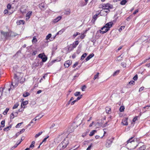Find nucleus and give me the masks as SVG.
<instances>
[{
  "label": "nucleus",
  "instance_id": "1",
  "mask_svg": "<svg viewBox=\"0 0 150 150\" xmlns=\"http://www.w3.org/2000/svg\"><path fill=\"white\" fill-rule=\"evenodd\" d=\"M113 25V23L112 21L107 23L103 27L101 28V30H103V31L100 30V33L102 34L106 33L110 30V28Z\"/></svg>",
  "mask_w": 150,
  "mask_h": 150
},
{
  "label": "nucleus",
  "instance_id": "2",
  "mask_svg": "<svg viewBox=\"0 0 150 150\" xmlns=\"http://www.w3.org/2000/svg\"><path fill=\"white\" fill-rule=\"evenodd\" d=\"M69 144L68 140H66L64 139L62 142L60 143L58 146V149L61 150V149H63L66 148Z\"/></svg>",
  "mask_w": 150,
  "mask_h": 150
},
{
  "label": "nucleus",
  "instance_id": "3",
  "mask_svg": "<svg viewBox=\"0 0 150 150\" xmlns=\"http://www.w3.org/2000/svg\"><path fill=\"white\" fill-rule=\"evenodd\" d=\"M113 8V6L108 3L103 4L101 6V8L103 9H112Z\"/></svg>",
  "mask_w": 150,
  "mask_h": 150
},
{
  "label": "nucleus",
  "instance_id": "4",
  "mask_svg": "<svg viewBox=\"0 0 150 150\" xmlns=\"http://www.w3.org/2000/svg\"><path fill=\"white\" fill-rule=\"evenodd\" d=\"M113 138H110L108 139L106 141V146L107 147H109L111 145L112 142Z\"/></svg>",
  "mask_w": 150,
  "mask_h": 150
},
{
  "label": "nucleus",
  "instance_id": "5",
  "mask_svg": "<svg viewBox=\"0 0 150 150\" xmlns=\"http://www.w3.org/2000/svg\"><path fill=\"white\" fill-rule=\"evenodd\" d=\"M1 33L6 39H7L9 37V32H5L3 31H1Z\"/></svg>",
  "mask_w": 150,
  "mask_h": 150
},
{
  "label": "nucleus",
  "instance_id": "6",
  "mask_svg": "<svg viewBox=\"0 0 150 150\" xmlns=\"http://www.w3.org/2000/svg\"><path fill=\"white\" fill-rule=\"evenodd\" d=\"M71 61L68 60L66 61L64 64V66L66 68L69 67L70 65L71 64Z\"/></svg>",
  "mask_w": 150,
  "mask_h": 150
},
{
  "label": "nucleus",
  "instance_id": "7",
  "mask_svg": "<svg viewBox=\"0 0 150 150\" xmlns=\"http://www.w3.org/2000/svg\"><path fill=\"white\" fill-rule=\"evenodd\" d=\"M127 118H125L122 120V123L125 125H128L127 122Z\"/></svg>",
  "mask_w": 150,
  "mask_h": 150
},
{
  "label": "nucleus",
  "instance_id": "8",
  "mask_svg": "<svg viewBox=\"0 0 150 150\" xmlns=\"http://www.w3.org/2000/svg\"><path fill=\"white\" fill-rule=\"evenodd\" d=\"M62 18L61 16H58L56 18L54 19L53 20V22L56 23L59 21Z\"/></svg>",
  "mask_w": 150,
  "mask_h": 150
},
{
  "label": "nucleus",
  "instance_id": "9",
  "mask_svg": "<svg viewBox=\"0 0 150 150\" xmlns=\"http://www.w3.org/2000/svg\"><path fill=\"white\" fill-rule=\"evenodd\" d=\"M79 43V42L78 41H75L74 43H73L72 45V48L73 49L75 48L76 46L78 45Z\"/></svg>",
  "mask_w": 150,
  "mask_h": 150
},
{
  "label": "nucleus",
  "instance_id": "10",
  "mask_svg": "<svg viewBox=\"0 0 150 150\" xmlns=\"http://www.w3.org/2000/svg\"><path fill=\"white\" fill-rule=\"evenodd\" d=\"M94 56V54L93 53L89 54L86 59L85 60L86 61H88Z\"/></svg>",
  "mask_w": 150,
  "mask_h": 150
},
{
  "label": "nucleus",
  "instance_id": "11",
  "mask_svg": "<svg viewBox=\"0 0 150 150\" xmlns=\"http://www.w3.org/2000/svg\"><path fill=\"white\" fill-rule=\"evenodd\" d=\"M26 9L25 8L24 6H22L20 9V11L22 13H25L26 12Z\"/></svg>",
  "mask_w": 150,
  "mask_h": 150
},
{
  "label": "nucleus",
  "instance_id": "12",
  "mask_svg": "<svg viewBox=\"0 0 150 150\" xmlns=\"http://www.w3.org/2000/svg\"><path fill=\"white\" fill-rule=\"evenodd\" d=\"M28 101L26 100L24 101H23L21 104V107L22 108H25L24 105H26L28 104Z\"/></svg>",
  "mask_w": 150,
  "mask_h": 150
},
{
  "label": "nucleus",
  "instance_id": "13",
  "mask_svg": "<svg viewBox=\"0 0 150 150\" xmlns=\"http://www.w3.org/2000/svg\"><path fill=\"white\" fill-rule=\"evenodd\" d=\"M39 6L41 10H44L45 9V5L44 3H41L39 4Z\"/></svg>",
  "mask_w": 150,
  "mask_h": 150
},
{
  "label": "nucleus",
  "instance_id": "14",
  "mask_svg": "<svg viewBox=\"0 0 150 150\" xmlns=\"http://www.w3.org/2000/svg\"><path fill=\"white\" fill-rule=\"evenodd\" d=\"M123 56L124 54L123 53H122L119 56L117 57V60L119 62L121 61Z\"/></svg>",
  "mask_w": 150,
  "mask_h": 150
},
{
  "label": "nucleus",
  "instance_id": "15",
  "mask_svg": "<svg viewBox=\"0 0 150 150\" xmlns=\"http://www.w3.org/2000/svg\"><path fill=\"white\" fill-rule=\"evenodd\" d=\"M32 13V11H29L26 14V19H28L30 18V16L31 15Z\"/></svg>",
  "mask_w": 150,
  "mask_h": 150
},
{
  "label": "nucleus",
  "instance_id": "16",
  "mask_svg": "<svg viewBox=\"0 0 150 150\" xmlns=\"http://www.w3.org/2000/svg\"><path fill=\"white\" fill-rule=\"evenodd\" d=\"M70 13V10L69 9H67L65 10V12L64 13L65 14L69 15Z\"/></svg>",
  "mask_w": 150,
  "mask_h": 150
},
{
  "label": "nucleus",
  "instance_id": "17",
  "mask_svg": "<svg viewBox=\"0 0 150 150\" xmlns=\"http://www.w3.org/2000/svg\"><path fill=\"white\" fill-rule=\"evenodd\" d=\"M105 111L107 113L110 114L111 113V108H110L108 107H106L105 108Z\"/></svg>",
  "mask_w": 150,
  "mask_h": 150
},
{
  "label": "nucleus",
  "instance_id": "18",
  "mask_svg": "<svg viewBox=\"0 0 150 150\" xmlns=\"http://www.w3.org/2000/svg\"><path fill=\"white\" fill-rule=\"evenodd\" d=\"M65 29L64 28L60 30L59 31L58 33H57V35L58 34H61L64 32L65 31Z\"/></svg>",
  "mask_w": 150,
  "mask_h": 150
},
{
  "label": "nucleus",
  "instance_id": "19",
  "mask_svg": "<svg viewBox=\"0 0 150 150\" xmlns=\"http://www.w3.org/2000/svg\"><path fill=\"white\" fill-rule=\"evenodd\" d=\"M12 125H10L9 126L7 127L6 128L4 129V131H8L11 127Z\"/></svg>",
  "mask_w": 150,
  "mask_h": 150
},
{
  "label": "nucleus",
  "instance_id": "20",
  "mask_svg": "<svg viewBox=\"0 0 150 150\" xmlns=\"http://www.w3.org/2000/svg\"><path fill=\"white\" fill-rule=\"evenodd\" d=\"M4 89V88H0V99L1 98V97L2 95L3 91Z\"/></svg>",
  "mask_w": 150,
  "mask_h": 150
},
{
  "label": "nucleus",
  "instance_id": "21",
  "mask_svg": "<svg viewBox=\"0 0 150 150\" xmlns=\"http://www.w3.org/2000/svg\"><path fill=\"white\" fill-rule=\"evenodd\" d=\"M45 55L44 53H41L38 55V57L42 59V58L45 56Z\"/></svg>",
  "mask_w": 150,
  "mask_h": 150
},
{
  "label": "nucleus",
  "instance_id": "22",
  "mask_svg": "<svg viewBox=\"0 0 150 150\" xmlns=\"http://www.w3.org/2000/svg\"><path fill=\"white\" fill-rule=\"evenodd\" d=\"M96 132V130H93L89 134V136H93L95 132Z\"/></svg>",
  "mask_w": 150,
  "mask_h": 150
},
{
  "label": "nucleus",
  "instance_id": "23",
  "mask_svg": "<svg viewBox=\"0 0 150 150\" xmlns=\"http://www.w3.org/2000/svg\"><path fill=\"white\" fill-rule=\"evenodd\" d=\"M87 55V54L86 53H84L81 56V60H83L84 58L86 57Z\"/></svg>",
  "mask_w": 150,
  "mask_h": 150
},
{
  "label": "nucleus",
  "instance_id": "24",
  "mask_svg": "<svg viewBox=\"0 0 150 150\" xmlns=\"http://www.w3.org/2000/svg\"><path fill=\"white\" fill-rule=\"evenodd\" d=\"M96 126H98L99 127L102 126L103 125V123L102 122H97V123L96 124Z\"/></svg>",
  "mask_w": 150,
  "mask_h": 150
},
{
  "label": "nucleus",
  "instance_id": "25",
  "mask_svg": "<svg viewBox=\"0 0 150 150\" xmlns=\"http://www.w3.org/2000/svg\"><path fill=\"white\" fill-rule=\"evenodd\" d=\"M99 14H96L95 15H94L93 17V22H95L96 20L97 19V16Z\"/></svg>",
  "mask_w": 150,
  "mask_h": 150
},
{
  "label": "nucleus",
  "instance_id": "26",
  "mask_svg": "<svg viewBox=\"0 0 150 150\" xmlns=\"http://www.w3.org/2000/svg\"><path fill=\"white\" fill-rule=\"evenodd\" d=\"M146 148V146L145 145H143L142 146L140 147L139 150H144Z\"/></svg>",
  "mask_w": 150,
  "mask_h": 150
},
{
  "label": "nucleus",
  "instance_id": "27",
  "mask_svg": "<svg viewBox=\"0 0 150 150\" xmlns=\"http://www.w3.org/2000/svg\"><path fill=\"white\" fill-rule=\"evenodd\" d=\"M110 11V10L109 9H104V10H101L100 11L101 13H103L105 12L106 13H109Z\"/></svg>",
  "mask_w": 150,
  "mask_h": 150
},
{
  "label": "nucleus",
  "instance_id": "28",
  "mask_svg": "<svg viewBox=\"0 0 150 150\" xmlns=\"http://www.w3.org/2000/svg\"><path fill=\"white\" fill-rule=\"evenodd\" d=\"M9 110V108H6V110H4V111L3 112V114L4 115H6L7 114L8 112V111Z\"/></svg>",
  "mask_w": 150,
  "mask_h": 150
},
{
  "label": "nucleus",
  "instance_id": "29",
  "mask_svg": "<svg viewBox=\"0 0 150 150\" xmlns=\"http://www.w3.org/2000/svg\"><path fill=\"white\" fill-rule=\"evenodd\" d=\"M127 2V1L126 0H123L120 2V4L122 5H125Z\"/></svg>",
  "mask_w": 150,
  "mask_h": 150
},
{
  "label": "nucleus",
  "instance_id": "30",
  "mask_svg": "<svg viewBox=\"0 0 150 150\" xmlns=\"http://www.w3.org/2000/svg\"><path fill=\"white\" fill-rule=\"evenodd\" d=\"M125 109V107L123 106H121L120 108V111L121 112H123Z\"/></svg>",
  "mask_w": 150,
  "mask_h": 150
},
{
  "label": "nucleus",
  "instance_id": "31",
  "mask_svg": "<svg viewBox=\"0 0 150 150\" xmlns=\"http://www.w3.org/2000/svg\"><path fill=\"white\" fill-rule=\"evenodd\" d=\"M42 132H39L38 134H36L35 136V137L37 138L40 135H41L42 133Z\"/></svg>",
  "mask_w": 150,
  "mask_h": 150
},
{
  "label": "nucleus",
  "instance_id": "32",
  "mask_svg": "<svg viewBox=\"0 0 150 150\" xmlns=\"http://www.w3.org/2000/svg\"><path fill=\"white\" fill-rule=\"evenodd\" d=\"M47 58L45 55L42 59V61L43 62H45L47 60Z\"/></svg>",
  "mask_w": 150,
  "mask_h": 150
},
{
  "label": "nucleus",
  "instance_id": "33",
  "mask_svg": "<svg viewBox=\"0 0 150 150\" xmlns=\"http://www.w3.org/2000/svg\"><path fill=\"white\" fill-rule=\"evenodd\" d=\"M9 37H14V33L12 32H9Z\"/></svg>",
  "mask_w": 150,
  "mask_h": 150
},
{
  "label": "nucleus",
  "instance_id": "34",
  "mask_svg": "<svg viewBox=\"0 0 150 150\" xmlns=\"http://www.w3.org/2000/svg\"><path fill=\"white\" fill-rule=\"evenodd\" d=\"M35 144V142L34 141H33L32 142L31 144L29 146V148L34 147V146Z\"/></svg>",
  "mask_w": 150,
  "mask_h": 150
},
{
  "label": "nucleus",
  "instance_id": "35",
  "mask_svg": "<svg viewBox=\"0 0 150 150\" xmlns=\"http://www.w3.org/2000/svg\"><path fill=\"white\" fill-rule=\"evenodd\" d=\"M99 73L98 72L97 73V74L95 75L94 76V77L93 78V79L94 80H95V79H98V76H99Z\"/></svg>",
  "mask_w": 150,
  "mask_h": 150
},
{
  "label": "nucleus",
  "instance_id": "36",
  "mask_svg": "<svg viewBox=\"0 0 150 150\" xmlns=\"http://www.w3.org/2000/svg\"><path fill=\"white\" fill-rule=\"evenodd\" d=\"M30 95V94L28 92H26L25 93H24L23 94V96L24 97H26L28 96H29Z\"/></svg>",
  "mask_w": 150,
  "mask_h": 150
},
{
  "label": "nucleus",
  "instance_id": "37",
  "mask_svg": "<svg viewBox=\"0 0 150 150\" xmlns=\"http://www.w3.org/2000/svg\"><path fill=\"white\" fill-rule=\"evenodd\" d=\"M119 72V70H117L115 71L113 74V76H116L117 75Z\"/></svg>",
  "mask_w": 150,
  "mask_h": 150
},
{
  "label": "nucleus",
  "instance_id": "38",
  "mask_svg": "<svg viewBox=\"0 0 150 150\" xmlns=\"http://www.w3.org/2000/svg\"><path fill=\"white\" fill-rule=\"evenodd\" d=\"M19 105V104L18 103H16L13 107V109H15Z\"/></svg>",
  "mask_w": 150,
  "mask_h": 150
},
{
  "label": "nucleus",
  "instance_id": "39",
  "mask_svg": "<svg viewBox=\"0 0 150 150\" xmlns=\"http://www.w3.org/2000/svg\"><path fill=\"white\" fill-rule=\"evenodd\" d=\"M133 138V137H132L130 138L127 141V143H131L132 142H133L134 141V140H132Z\"/></svg>",
  "mask_w": 150,
  "mask_h": 150
},
{
  "label": "nucleus",
  "instance_id": "40",
  "mask_svg": "<svg viewBox=\"0 0 150 150\" xmlns=\"http://www.w3.org/2000/svg\"><path fill=\"white\" fill-rule=\"evenodd\" d=\"M23 123V122H21L20 123H19L18 124L16 125V128H18L21 125V124H22Z\"/></svg>",
  "mask_w": 150,
  "mask_h": 150
},
{
  "label": "nucleus",
  "instance_id": "41",
  "mask_svg": "<svg viewBox=\"0 0 150 150\" xmlns=\"http://www.w3.org/2000/svg\"><path fill=\"white\" fill-rule=\"evenodd\" d=\"M109 121H107V122H106L102 126V127H106L108 125V122H109Z\"/></svg>",
  "mask_w": 150,
  "mask_h": 150
},
{
  "label": "nucleus",
  "instance_id": "42",
  "mask_svg": "<svg viewBox=\"0 0 150 150\" xmlns=\"http://www.w3.org/2000/svg\"><path fill=\"white\" fill-rule=\"evenodd\" d=\"M37 42V40L35 38V36H34L33 37V39L32 40V42H34L35 43L36 42Z\"/></svg>",
  "mask_w": 150,
  "mask_h": 150
},
{
  "label": "nucleus",
  "instance_id": "43",
  "mask_svg": "<svg viewBox=\"0 0 150 150\" xmlns=\"http://www.w3.org/2000/svg\"><path fill=\"white\" fill-rule=\"evenodd\" d=\"M51 34H49L46 36V39L47 40H48L51 36Z\"/></svg>",
  "mask_w": 150,
  "mask_h": 150
},
{
  "label": "nucleus",
  "instance_id": "44",
  "mask_svg": "<svg viewBox=\"0 0 150 150\" xmlns=\"http://www.w3.org/2000/svg\"><path fill=\"white\" fill-rule=\"evenodd\" d=\"M5 120H3L1 122V124L2 125L1 126L2 127H4L5 126Z\"/></svg>",
  "mask_w": 150,
  "mask_h": 150
},
{
  "label": "nucleus",
  "instance_id": "45",
  "mask_svg": "<svg viewBox=\"0 0 150 150\" xmlns=\"http://www.w3.org/2000/svg\"><path fill=\"white\" fill-rule=\"evenodd\" d=\"M86 87L85 85H84L81 88V90L82 91H84L85 90V89L86 88Z\"/></svg>",
  "mask_w": 150,
  "mask_h": 150
},
{
  "label": "nucleus",
  "instance_id": "46",
  "mask_svg": "<svg viewBox=\"0 0 150 150\" xmlns=\"http://www.w3.org/2000/svg\"><path fill=\"white\" fill-rule=\"evenodd\" d=\"M80 94V92H76L74 94L75 96H77Z\"/></svg>",
  "mask_w": 150,
  "mask_h": 150
},
{
  "label": "nucleus",
  "instance_id": "47",
  "mask_svg": "<svg viewBox=\"0 0 150 150\" xmlns=\"http://www.w3.org/2000/svg\"><path fill=\"white\" fill-rule=\"evenodd\" d=\"M134 82H135L134 81H131L129 82L128 85H131L132 84H134Z\"/></svg>",
  "mask_w": 150,
  "mask_h": 150
},
{
  "label": "nucleus",
  "instance_id": "48",
  "mask_svg": "<svg viewBox=\"0 0 150 150\" xmlns=\"http://www.w3.org/2000/svg\"><path fill=\"white\" fill-rule=\"evenodd\" d=\"M19 25L22 24H23L24 23V21L23 20H20L19 21Z\"/></svg>",
  "mask_w": 150,
  "mask_h": 150
},
{
  "label": "nucleus",
  "instance_id": "49",
  "mask_svg": "<svg viewBox=\"0 0 150 150\" xmlns=\"http://www.w3.org/2000/svg\"><path fill=\"white\" fill-rule=\"evenodd\" d=\"M92 145L93 144H91V145L88 146V148L86 150H90L91 148V147L92 146Z\"/></svg>",
  "mask_w": 150,
  "mask_h": 150
},
{
  "label": "nucleus",
  "instance_id": "50",
  "mask_svg": "<svg viewBox=\"0 0 150 150\" xmlns=\"http://www.w3.org/2000/svg\"><path fill=\"white\" fill-rule=\"evenodd\" d=\"M82 95H81L79 97H78L76 100V101H78V100H79L82 97Z\"/></svg>",
  "mask_w": 150,
  "mask_h": 150
},
{
  "label": "nucleus",
  "instance_id": "51",
  "mask_svg": "<svg viewBox=\"0 0 150 150\" xmlns=\"http://www.w3.org/2000/svg\"><path fill=\"white\" fill-rule=\"evenodd\" d=\"M133 79L134 81H136L137 80V75H135L133 77Z\"/></svg>",
  "mask_w": 150,
  "mask_h": 150
},
{
  "label": "nucleus",
  "instance_id": "52",
  "mask_svg": "<svg viewBox=\"0 0 150 150\" xmlns=\"http://www.w3.org/2000/svg\"><path fill=\"white\" fill-rule=\"evenodd\" d=\"M11 7V6L10 4H8L7 6V8L8 9H10Z\"/></svg>",
  "mask_w": 150,
  "mask_h": 150
},
{
  "label": "nucleus",
  "instance_id": "53",
  "mask_svg": "<svg viewBox=\"0 0 150 150\" xmlns=\"http://www.w3.org/2000/svg\"><path fill=\"white\" fill-rule=\"evenodd\" d=\"M78 62H76L73 65V68H75L76 66L78 65Z\"/></svg>",
  "mask_w": 150,
  "mask_h": 150
},
{
  "label": "nucleus",
  "instance_id": "54",
  "mask_svg": "<svg viewBox=\"0 0 150 150\" xmlns=\"http://www.w3.org/2000/svg\"><path fill=\"white\" fill-rule=\"evenodd\" d=\"M14 116H15L13 114V112H12L11 115V119H13L14 118Z\"/></svg>",
  "mask_w": 150,
  "mask_h": 150
},
{
  "label": "nucleus",
  "instance_id": "55",
  "mask_svg": "<svg viewBox=\"0 0 150 150\" xmlns=\"http://www.w3.org/2000/svg\"><path fill=\"white\" fill-rule=\"evenodd\" d=\"M4 14H7L8 13V11L7 9H5L4 10Z\"/></svg>",
  "mask_w": 150,
  "mask_h": 150
},
{
  "label": "nucleus",
  "instance_id": "56",
  "mask_svg": "<svg viewBox=\"0 0 150 150\" xmlns=\"http://www.w3.org/2000/svg\"><path fill=\"white\" fill-rule=\"evenodd\" d=\"M121 65L123 67H125L126 66V64L124 62H122L121 63Z\"/></svg>",
  "mask_w": 150,
  "mask_h": 150
},
{
  "label": "nucleus",
  "instance_id": "57",
  "mask_svg": "<svg viewBox=\"0 0 150 150\" xmlns=\"http://www.w3.org/2000/svg\"><path fill=\"white\" fill-rule=\"evenodd\" d=\"M44 116V115H42L40 117H38L37 119H35V118L33 119L35 121H36L37 120H39L40 119L41 117H42L43 116Z\"/></svg>",
  "mask_w": 150,
  "mask_h": 150
},
{
  "label": "nucleus",
  "instance_id": "58",
  "mask_svg": "<svg viewBox=\"0 0 150 150\" xmlns=\"http://www.w3.org/2000/svg\"><path fill=\"white\" fill-rule=\"evenodd\" d=\"M13 112V114L15 116V117L17 116L18 115V112Z\"/></svg>",
  "mask_w": 150,
  "mask_h": 150
},
{
  "label": "nucleus",
  "instance_id": "59",
  "mask_svg": "<svg viewBox=\"0 0 150 150\" xmlns=\"http://www.w3.org/2000/svg\"><path fill=\"white\" fill-rule=\"evenodd\" d=\"M25 131V129H23L21 130L19 132V133L20 134L22 133L23 132H24Z\"/></svg>",
  "mask_w": 150,
  "mask_h": 150
},
{
  "label": "nucleus",
  "instance_id": "60",
  "mask_svg": "<svg viewBox=\"0 0 150 150\" xmlns=\"http://www.w3.org/2000/svg\"><path fill=\"white\" fill-rule=\"evenodd\" d=\"M125 28L124 26H121L120 29H119V30L120 31H121V30H122V29H124Z\"/></svg>",
  "mask_w": 150,
  "mask_h": 150
},
{
  "label": "nucleus",
  "instance_id": "61",
  "mask_svg": "<svg viewBox=\"0 0 150 150\" xmlns=\"http://www.w3.org/2000/svg\"><path fill=\"white\" fill-rule=\"evenodd\" d=\"M137 117H135L133 119V122H135L137 120Z\"/></svg>",
  "mask_w": 150,
  "mask_h": 150
},
{
  "label": "nucleus",
  "instance_id": "62",
  "mask_svg": "<svg viewBox=\"0 0 150 150\" xmlns=\"http://www.w3.org/2000/svg\"><path fill=\"white\" fill-rule=\"evenodd\" d=\"M138 10L137 9L133 13V14L134 15V14H136V13H138Z\"/></svg>",
  "mask_w": 150,
  "mask_h": 150
},
{
  "label": "nucleus",
  "instance_id": "63",
  "mask_svg": "<svg viewBox=\"0 0 150 150\" xmlns=\"http://www.w3.org/2000/svg\"><path fill=\"white\" fill-rule=\"evenodd\" d=\"M76 102L75 100L71 102V105H74L75 103Z\"/></svg>",
  "mask_w": 150,
  "mask_h": 150
},
{
  "label": "nucleus",
  "instance_id": "64",
  "mask_svg": "<svg viewBox=\"0 0 150 150\" xmlns=\"http://www.w3.org/2000/svg\"><path fill=\"white\" fill-rule=\"evenodd\" d=\"M85 35H84L83 34H82L80 36V38H81L83 39L84 38Z\"/></svg>",
  "mask_w": 150,
  "mask_h": 150
}]
</instances>
